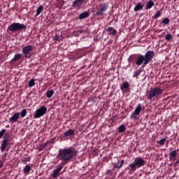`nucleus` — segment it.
<instances>
[{"label": "nucleus", "instance_id": "obj_1", "mask_svg": "<svg viewBox=\"0 0 179 179\" xmlns=\"http://www.w3.org/2000/svg\"><path fill=\"white\" fill-rule=\"evenodd\" d=\"M76 155H78V152L73 147L64 148L59 152V157L64 163H68V162L72 160Z\"/></svg>", "mask_w": 179, "mask_h": 179}, {"label": "nucleus", "instance_id": "obj_2", "mask_svg": "<svg viewBox=\"0 0 179 179\" xmlns=\"http://www.w3.org/2000/svg\"><path fill=\"white\" fill-rule=\"evenodd\" d=\"M128 62L136 64L137 66H141V65L143 66L144 63H145L144 55L141 54L131 55L129 57Z\"/></svg>", "mask_w": 179, "mask_h": 179}, {"label": "nucleus", "instance_id": "obj_3", "mask_svg": "<svg viewBox=\"0 0 179 179\" xmlns=\"http://www.w3.org/2000/svg\"><path fill=\"white\" fill-rule=\"evenodd\" d=\"M146 161L141 157H136L134 162L129 165V171L135 172L136 169L143 167L145 165Z\"/></svg>", "mask_w": 179, "mask_h": 179}, {"label": "nucleus", "instance_id": "obj_4", "mask_svg": "<svg viewBox=\"0 0 179 179\" xmlns=\"http://www.w3.org/2000/svg\"><path fill=\"white\" fill-rule=\"evenodd\" d=\"M163 89L156 87L154 88H151L148 92V99L150 101H155L163 94Z\"/></svg>", "mask_w": 179, "mask_h": 179}, {"label": "nucleus", "instance_id": "obj_5", "mask_svg": "<svg viewBox=\"0 0 179 179\" xmlns=\"http://www.w3.org/2000/svg\"><path fill=\"white\" fill-rule=\"evenodd\" d=\"M27 27L24 24H20L19 22H13L7 28L8 33H16V31H22L26 30Z\"/></svg>", "mask_w": 179, "mask_h": 179}, {"label": "nucleus", "instance_id": "obj_6", "mask_svg": "<svg viewBox=\"0 0 179 179\" xmlns=\"http://www.w3.org/2000/svg\"><path fill=\"white\" fill-rule=\"evenodd\" d=\"M154 57H155L154 51L149 50L146 52V53L144 55L145 62L143 63L142 68H145L148 64H149V63H150L152 61V59Z\"/></svg>", "mask_w": 179, "mask_h": 179}, {"label": "nucleus", "instance_id": "obj_7", "mask_svg": "<svg viewBox=\"0 0 179 179\" xmlns=\"http://www.w3.org/2000/svg\"><path fill=\"white\" fill-rule=\"evenodd\" d=\"M33 45H28L27 46H24L22 48V54L24 55V58L30 59L31 58V55L33 54L31 53L33 52Z\"/></svg>", "mask_w": 179, "mask_h": 179}, {"label": "nucleus", "instance_id": "obj_8", "mask_svg": "<svg viewBox=\"0 0 179 179\" xmlns=\"http://www.w3.org/2000/svg\"><path fill=\"white\" fill-rule=\"evenodd\" d=\"M45 113H47V107L43 106L36 110L34 113V118H40V117H43Z\"/></svg>", "mask_w": 179, "mask_h": 179}, {"label": "nucleus", "instance_id": "obj_9", "mask_svg": "<svg viewBox=\"0 0 179 179\" xmlns=\"http://www.w3.org/2000/svg\"><path fill=\"white\" fill-rule=\"evenodd\" d=\"M142 110L141 103H138L135 111L131 115L130 119L134 120V121H136L138 120L137 115H139Z\"/></svg>", "mask_w": 179, "mask_h": 179}, {"label": "nucleus", "instance_id": "obj_10", "mask_svg": "<svg viewBox=\"0 0 179 179\" xmlns=\"http://www.w3.org/2000/svg\"><path fill=\"white\" fill-rule=\"evenodd\" d=\"M108 9L107 4H103L101 9H99L96 13V16H104V13Z\"/></svg>", "mask_w": 179, "mask_h": 179}, {"label": "nucleus", "instance_id": "obj_11", "mask_svg": "<svg viewBox=\"0 0 179 179\" xmlns=\"http://www.w3.org/2000/svg\"><path fill=\"white\" fill-rule=\"evenodd\" d=\"M64 166L62 165L59 166V167L53 171V173L52 174V178H57V177H59V171L62 170Z\"/></svg>", "mask_w": 179, "mask_h": 179}, {"label": "nucleus", "instance_id": "obj_12", "mask_svg": "<svg viewBox=\"0 0 179 179\" xmlns=\"http://www.w3.org/2000/svg\"><path fill=\"white\" fill-rule=\"evenodd\" d=\"M20 118V113H15L13 115V116L10 118V122H12V124H14V122H17V120Z\"/></svg>", "mask_w": 179, "mask_h": 179}, {"label": "nucleus", "instance_id": "obj_13", "mask_svg": "<svg viewBox=\"0 0 179 179\" xmlns=\"http://www.w3.org/2000/svg\"><path fill=\"white\" fill-rule=\"evenodd\" d=\"M106 31L109 34V35L113 36L115 37V36L117 34V30L113 27H109L106 29Z\"/></svg>", "mask_w": 179, "mask_h": 179}, {"label": "nucleus", "instance_id": "obj_14", "mask_svg": "<svg viewBox=\"0 0 179 179\" xmlns=\"http://www.w3.org/2000/svg\"><path fill=\"white\" fill-rule=\"evenodd\" d=\"M176 157H177V150H174L170 152V154H169L170 161L175 162L176 159Z\"/></svg>", "mask_w": 179, "mask_h": 179}, {"label": "nucleus", "instance_id": "obj_15", "mask_svg": "<svg viewBox=\"0 0 179 179\" xmlns=\"http://www.w3.org/2000/svg\"><path fill=\"white\" fill-rule=\"evenodd\" d=\"M8 142H9V139H8L7 138H5L3 140V142L1 143V152H5V149H6V146H8Z\"/></svg>", "mask_w": 179, "mask_h": 179}, {"label": "nucleus", "instance_id": "obj_16", "mask_svg": "<svg viewBox=\"0 0 179 179\" xmlns=\"http://www.w3.org/2000/svg\"><path fill=\"white\" fill-rule=\"evenodd\" d=\"M73 135H75V131L72 129H70L64 133L63 136L64 138H68L69 136H72Z\"/></svg>", "mask_w": 179, "mask_h": 179}, {"label": "nucleus", "instance_id": "obj_17", "mask_svg": "<svg viewBox=\"0 0 179 179\" xmlns=\"http://www.w3.org/2000/svg\"><path fill=\"white\" fill-rule=\"evenodd\" d=\"M80 5H83V0H75L72 3L73 8H79Z\"/></svg>", "mask_w": 179, "mask_h": 179}, {"label": "nucleus", "instance_id": "obj_18", "mask_svg": "<svg viewBox=\"0 0 179 179\" xmlns=\"http://www.w3.org/2000/svg\"><path fill=\"white\" fill-rule=\"evenodd\" d=\"M145 6V3H141V2H138L137 5H136L134 10V12H138V10H142L143 9V7Z\"/></svg>", "mask_w": 179, "mask_h": 179}, {"label": "nucleus", "instance_id": "obj_19", "mask_svg": "<svg viewBox=\"0 0 179 179\" xmlns=\"http://www.w3.org/2000/svg\"><path fill=\"white\" fill-rule=\"evenodd\" d=\"M144 67H140L138 70L134 72L133 78H136L138 79V77L141 76V73L143 72Z\"/></svg>", "mask_w": 179, "mask_h": 179}, {"label": "nucleus", "instance_id": "obj_20", "mask_svg": "<svg viewBox=\"0 0 179 179\" xmlns=\"http://www.w3.org/2000/svg\"><path fill=\"white\" fill-rule=\"evenodd\" d=\"M90 16V12L86 11L80 13L78 16L79 19H86V17H89Z\"/></svg>", "mask_w": 179, "mask_h": 179}, {"label": "nucleus", "instance_id": "obj_21", "mask_svg": "<svg viewBox=\"0 0 179 179\" xmlns=\"http://www.w3.org/2000/svg\"><path fill=\"white\" fill-rule=\"evenodd\" d=\"M23 171L24 174H30V171H31V166H30L29 164H27L25 167L23 169Z\"/></svg>", "mask_w": 179, "mask_h": 179}, {"label": "nucleus", "instance_id": "obj_22", "mask_svg": "<svg viewBox=\"0 0 179 179\" xmlns=\"http://www.w3.org/2000/svg\"><path fill=\"white\" fill-rule=\"evenodd\" d=\"M129 83H128L127 81H124V82L123 83V85H122V86L120 87V90H121L122 91H123L124 90H127L129 89Z\"/></svg>", "mask_w": 179, "mask_h": 179}, {"label": "nucleus", "instance_id": "obj_23", "mask_svg": "<svg viewBox=\"0 0 179 179\" xmlns=\"http://www.w3.org/2000/svg\"><path fill=\"white\" fill-rule=\"evenodd\" d=\"M155 5V3L152 1V0H150L147 5L145 6V9L146 10H148V9H151V8H152V6H154Z\"/></svg>", "mask_w": 179, "mask_h": 179}, {"label": "nucleus", "instance_id": "obj_24", "mask_svg": "<svg viewBox=\"0 0 179 179\" xmlns=\"http://www.w3.org/2000/svg\"><path fill=\"white\" fill-rule=\"evenodd\" d=\"M22 58V55L17 53L15 55L14 57L12 59L11 62H16L18 59Z\"/></svg>", "mask_w": 179, "mask_h": 179}, {"label": "nucleus", "instance_id": "obj_25", "mask_svg": "<svg viewBox=\"0 0 179 179\" xmlns=\"http://www.w3.org/2000/svg\"><path fill=\"white\" fill-rule=\"evenodd\" d=\"M55 92L52 90H48L45 93L46 96L48 99H51L54 94Z\"/></svg>", "mask_w": 179, "mask_h": 179}, {"label": "nucleus", "instance_id": "obj_26", "mask_svg": "<svg viewBox=\"0 0 179 179\" xmlns=\"http://www.w3.org/2000/svg\"><path fill=\"white\" fill-rule=\"evenodd\" d=\"M126 131V127L124 124H121L119 127H118V132L120 134L124 133Z\"/></svg>", "mask_w": 179, "mask_h": 179}, {"label": "nucleus", "instance_id": "obj_27", "mask_svg": "<svg viewBox=\"0 0 179 179\" xmlns=\"http://www.w3.org/2000/svg\"><path fill=\"white\" fill-rule=\"evenodd\" d=\"M169 23H170V19L169 17H165L162 20L161 24H163V26H167V24H169Z\"/></svg>", "mask_w": 179, "mask_h": 179}, {"label": "nucleus", "instance_id": "obj_28", "mask_svg": "<svg viewBox=\"0 0 179 179\" xmlns=\"http://www.w3.org/2000/svg\"><path fill=\"white\" fill-rule=\"evenodd\" d=\"M48 143H50V142L48 141V142H46L45 144H41V145H39V147H38V150H39L40 152H41V150H44V148H47Z\"/></svg>", "mask_w": 179, "mask_h": 179}, {"label": "nucleus", "instance_id": "obj_29", "mask_svg": "<svg viewBox=\"0 0 179 179\" xmlns=\"http://www.w3.org/2000/svg\"><path fill=\"white\" fill-rule=\"evenodd\" d=\"M165 39L167 42H170L171 40L173 39V37L170 33H167Z\"/></svg>", "mask_w": 179, "mask_h": 179}, {"label": "nucleus", "instance_id": "obj_30", "mask_svg": "<svg viewBox=\"0 0 179 179\" xmlns=\"http://www.w3.org/2000/svg\"><path fill=\"white\" fill-rule=\"evenodd\" d=\"M160 16H162L161 10H158V11L156 13V15H155L154 16H152V19H153L154 20H155V19H157V17H160Z\"/></svg>", "mask_w": 179, "mask_h": 179}, {"label": "nucleus", "instance_id": "obj_31", "mask_svg": "<svg viewBox=\"0 0 179 179\" xmlns=\"http://www.w3.org/2000/svg\"><path fill=\"white\" fill-rule=\"evenodd\" d=\"M43 12V5L40 6L37 10H36V16H38V15H40V13H41Z\"/></svg>", "mask_w": 179, "mask_h": 179}, {"label": "nucleus", "instance_id": "obj_32", "mask_svg": "<svg viewBox=\"0 0 179 179\" xmlns=\"http://www.w3.org/2000/svg\"><path fill=\"white\" fill-rule=\"evenodd\" d=\"M166 141V138H163L160 139L158 141V143H159V145L163 146V145H164Z\"/></svg>", "mask_w": 179, "mask_h": 179}, {"label": "nucleus", "instance_id": "obj_33", "mask_svg": "<svg viewBox=\"0 0 179 179\" xmlns=\"http://www.w3.org/2000/svg\"><path fill=\"white\" fill-rule=\"evenodd\" d=\"M26 114H27V110L23 109L20 113V116L22 118H24V117H26Z\"/></svg>", "mask_w": 179, "mask_h": 179}, {"label": "nucleus", "instance_id": "obj_34", "mask_svg": "<svg viewBox=\"0 0 179 179\" xmlns=\"http://www.w3.org/2000/svg\"><path fill=\"white\" fill-rule=\"evenodd\" d=\"M36 85V83H34V79H31L29 81V87H33V86H34Z\"/></svg>", "mask_w": 179, "mask_h": 179}, {"label": "nucleus", "instance_id": "obj_35", "mask_svg": "<svg viewBox=\"0 0 179 179\" xmlns=\"http://www.w3.org/2000/svg\"><path fill=\"white\" fill-rule=\"evenodd\" d=\"M5 132H6V129H3L0 131V139H1V138H2V136H3V135L5 134Z\"/></svg>", "mask_w": 179, "mask_h": 179}, {"label": "nucleus", "instance_id": "obj_36", "mask_svg": "<svg viewBox=\"0 0 179 179\" xmlns=\"http://www.w3.org/2000/svg\"><path fill=\"white\" fill-rule=\"evenodd\" d=\"M27 162H30V157H28V159L27 157H25L22 160V162L24 163V164H26Z\"/></svg>", "mask_w": 179, "mask_h": 179}, {"label": "nucleus", "instance_id": "obj_37", "mask_svg": "<svg viewBox=\"0 0 179 179\" xmlns=\"http://www.w3.org/2000/svg\"><path fill=\"white\" fill-rule=\"evenodd\" d=\"M58 40H59V36L58 34H56L53 38V41H58Z\"/></svg>", "mask_w": 179, "mask_h": 179}, {"label": "nucleus", "instance_id": "obj_38", "mask_svg": "<svg viewBox=\"0 0 179 179\" xmlns=\"http://www.w3.org/2000/svg\"><path fill=\"white\" fill-rule=\"evenodd\" d=\"M96 154H97V152H96V150H92L91 155L96 156Z\"/></svg>", "mask_w": 179, "mask_h": 179}, {"label": "nucleus", "instance_id": "obj_39", "mask_svg": "<svg viewBox=\"0 0 179 179\" xmlns=\"http://www.w3.org/2000/svg\"><path fill=\"white\" fill-rule=\"evenodd\" d=\"M124 162V159H122V160H121V162H120V165L119 166V169H121V168H122V166H123Z\"/></svg>", "mask_w": 179, "mask_h": 179}, {"label": "nucleus", "instance_id": "obj_40", "mask_svg": "<svg viewBox=\"0 0 179 179\" xmlns=\"http://www.w3.org/2000/svg\"><path fill=\"white\" fill-rule=\"evenodd\" d=\"M178 164H179V159H178L176 162L173 163V166L176 167Z\"/></svg>", "mask_w": 179, "mask_h": 179}, {"label": "nucleus", "instance_id": "obj_41", "mask_svg": "<svg viewBox=\"0 0 179 179\" xmlns=\"http://www.w3.org/2000/svg\"><path fill=\"white\" fill-rule=\"evenodd\" d=\"M118 163H119V162L117 163H116V164H114V167L115 168L119 169L120 166L118 165Z\"/></svg>", "mask_w": 179, "mask_h": 179}, {"label": "nucleus", "instance_id": "obj_42", "mask_svg": "<svg viewBox=\"0 0 179 179\" xmlns=\"http://www.w3.org/2000/svg\"><path fill=\"white\" fill-rule=\"evenodd\" d=\"M3 166V161H0V169H2Z\"/></svg>", "mask_w": 179, "mask_h": 179}, {"label": "nucleus", "instance_id": "obj_43", "mask_svg": "<svg viewBox=\"0 0 179 179\" xmlns=\"http://www.w3.org/2000/svg\"><path fill=\"white\" fill-rule=\"evenodd\" d=\"M99 41V37L94 38V42L96 43Z\"/></svg>", "mask_w": 179, "mask_h": 179}, {"label": "nucleus", "instance_id": "obj_44", "mask_svg": "<svg viewBox=\"0 0 179 179\" xmlns=\"http://www.w3.org/2000/svg\"><path fill=\"white\" fill-rule=\"evenodd\" d=\"M6 128H9V125L6 126Z\"/></svg>", "mask_w": 179, "mask_h": 179}, {"label": "nucleus", "instance_id": "obj_45", "mask_svg": "<svg viewBox=\"0 0 179 179\" xmlns=\"http://www.w3.org/2000/svg\"><path fill=\"white\" fill-rule=\"evenodd\" d=\"M108 179H114V178H108Z\"/></svg>", "mask_w": 179, "mask_h": 179}, {"label": "nucleus", "instance_id": "obj_46", "mask_svg": "<svg viewBox=\"0 0 179 179\" xmlns=\"http://www.w3.org/2000/svg\"><path fill=\"white\" fill-rule=\"evenodd\" d=\"M93 13H94V10H92Z\"/></svg>", "mask_w": 179, "mask_h": 179}]
</instances>
